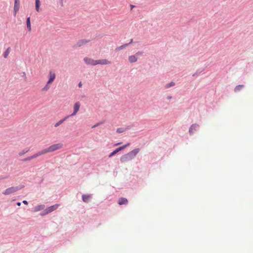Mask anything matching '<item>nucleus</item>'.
<instances>
[{
	"instance_id": "f257e3e1",
	"label": "nucleus",
	"mask_w": 253,
	"mask_h": 253,
	"mask_svg": "<svg viewBox=\"0 0 253 253\" xmlns=\"http://www.w3.org/2000/svg\"><path fill=\"white\" fill-rule=\"evenodd\" d=\"M140 149L136 148L131 151L129 153L123 155L120 159L121 163H125L133 159L139 153Z\"/></svg>"
},
{
	"instance_id": "f03ea898",
	"label": "nucleus",
	"mask_w": 253,
	"mask_h": 253,
	"mask_svg": "<svg viewBox=\"0 0 253 253\" xmlns=\"http://www.w3.org/2000/svg\"><path fill=\"white\" fill-rule=\"evenodd\" d=\"M63 147V144L62 143H57L51 145L46 149H43L45 152V154L47 153L52 152L57 150L60 149Z\"/></svg>"
},
{
	"instance_id": "7ed1b4c3",
	"label": "nucleus",
	"mask_w": 253,
	"mask_h": 253,
	"mask_svg": "<svg viewBox=\"0 0 253 253\" xmlns=\"http://www.w3.org/2000/svg\"><path fill=\"white\" fill-rule=\"evenodd\" d=\"M21 188L20 186H13L9 187L3 192V194L5 195H9L13 193Z\"/></svg>"
},
{
	"instance_id": "20e7f679",
	"label": "nucleus",
	"mask_w": 253,
	"mask_h": 253,
	"mask_svg": "<svg viewBox=\"0 0 253 253\" xmlns=\"http://www.w3.org/2000/svg\"><path fill=\"white\" fill-rule=\"evenodd\" d=\"M59 207V205L55 204L54 205L51 206L47 208H46L41 214L42 215H44L45 214H47L55 210H56Z\"/></svg>"
},
{
	"instance_id": "39448f33",
	"label": "nucleus",
	"mask_w": 253,
	"mask_h": 253,
	"mask_svg": "<svg viewBox=\"0 0 253 253\" xmlns=\"http://www.w3.org/2000/svg\"><path fill=\"white\" fill-rule=\"evenodd\" d=\"M141 52H138L135 54L129 56L128 57V60L130 63H134L137 61V58L139 55H141Z\"/></svg>"
},
{
	"instance_id": "423d86ee",
	"label": "nucleus",
	"mask_w": 253,
	"mask_h": 253,
	"mask_svg": "<svg viewBox=\"0 0 253 253\" xmlns=\"http://www.w3.org/2000/svg\"><path fill=\"white\" fill-rule=\"evenodd\" d=\"M129 145V143H127V144L126 145H125L123 146H121L120 147H119L117 149H116L115 150H114V151H113L109 156V157H112L113 156L115 155V154H116L118 152H119V151L124 149L125 148H126L127 146H128V145Z\"/></svg>"
},
{
	"instance_id": "0eeeda50",
	"label": "nucleus",
	"mask_w": 253,
	"mask_h": 253,
	"mask_svg": "<svg viewBox=\"0 0 253 253\" xmlns=\"http://www.w3.org/2000/svg\"><path fill=\"white\" fill-rule=\"evenodd\" d=\"M81 106V104L79 102H76L74 106V112L70 115L69 116H74L76 115L77 112L79 111Z\"/></svg>"
},
{
	"instance_id": "6e6552de",
	"label": "nucleus",
	"mask_w": 253,
	"mask_h": 253,
	"mask_svg": "<svg viewBox=\"0 0 253 253\" xmlns=\"http://www.w3.org/2000/svg\"><path fill=\"white\" fill-rule=\"evenodd\" d=\"M84 61L86 64L91 65H96L97 60H95L92 59L91 58H89L88 57H85L84 59Z\"/></svg>"
},
{
	"instance_id": "1a4fd4ad",
	"label": "nucleus",
	"mask_w": 253,
	"mask_h": 253,
	"mask_svg": "<svg viewBox=\"0 0 253 253\" xmlns=\"http://www.w3.org/2000/svg\"><path fill=\"white\" fill-rule=\"evenodd\" d=\"M49 80L47 82L48 84H52V82L55 79V74L54 72L52 71H50L49 73Z\"/></svg>"
},
{
	"instance_id": "9d476101",
	"label": "nucleus",
	"mask_w": 253,
	"mask_h": 253,
	"mask_svg": "<svg viewBox=\"0 0 253 253\" xmlns=\"http://www.w3.org/2000/svg\"><path fill=\"white\" fill-rule=\"evenodd\" d=\"M20 6V0H15L14 6V12L15 15L19 10Z\"/></svg>"
},
{
	"instance_id": "9b49d317",
	"label": "nucleus",
	"mask_w": 253,
	"mask_h": 253,
	"mask_svg": "<svg viewBox=\"0 0 253 253\" xmlns=\"http://www.w3.org/2000/svg\"><path fill=\"white\" fill-rule=\"evenodd\" d=\"M111 63V62L107 59H100L97 60L96 65H107Z\"/></svg>"
},
{
	"instance_id": "f8f14e48",
	"label": "nucleus",
	"mask_w": 253,
	"mask_h": 253,
	"mask_svg": "<svg viewBox=\"0 0 253 253\" xmlns=\"http://www.w3.org/2000/svg\"><path fill=\"white\" fill-rule=\"evenodd\" d=\"M199 127V126L197 124L192 125L189 128V132L190 133H193L196 130H197Z\"/></svg>"
},
{
	"instance_id": "ddd939ff",
	"label": "nucleus",
	"mask_w": 253,
	"mask_h": 253,
	"mask_svg": "<svg viewBox=\"0 0 253 253\" xmlns=\"http://www.w3.org/2000/svg\"><path fill=\"white\" fill-rule=\"evenodd\" d=\"M43 154H45V152L43 150H42V151H40V152H39L34 154L33 155L31 156H30V158H31L32 160L33 159L36 158L38 157H39V156H41L42 155H43Z\"/></svg>"
},
{
	"instance_id": "4468645a",
	"label": "nucleus",
	"mask_w": 253,
	"mask_h": 253,
	"mask_svg": "<svg viewBox=\"0 0 253 253\" xmlns=\"http://www.w3.org/2000/svg\"><path fill=\"white\" fill-rule=\"evenodd\" d=\"M128 203V201L126 198H121L118 200V204L120 205H126Z\"/></svg>"
},
{
	"instance_id": "2eb2a0df",
	"label": "nucleus",
	"mask_w": 253,
	"mask_h": 253,
	"mask_svg": "<svg viewBox=\"0 0 253 253\" xmlns=\"http://www.w3.org/2000/svg\"><path fill=\"white\" fill-rule=\"evenodd\" d=\"M87 42V41L86 40H82L79 41L77 42V45L78 46H81L85 44Z\"/></svg>"
},
{
	"instance_id": "dca6fc26",
	"label": "nucleus",
	"mask_w": 253,
	"mask_h": 253,
	"mask_svg": "<svg viewBox=\"0 0 253 253\" xmlns=\"http://www.w3.org/2000/svg\"><path fill=\"white\" fill-rule=\"evenodd\" d=\"M44 208V205H39V206L36 207L34 209V211H38L43 210Z\"/></svg>"
},
{
	"instance_id": "f3484780",
	"label": "nucleus",
	"mask_w": 253,
	"mask_h": 253,
	"mask_svg": "<svg viewBox=\"0 0 253 253\" xmlns=\"http://www.w3.org/2000/svg\"><path fill=\"white\" fill-rule=\"evenodd\" d=\"M26 23H27V29H28V31H31V22H30V17H28L27 18V21H26Z\"/></svg>"
},
{
	"instance_id": "a211bd4d",
	"label": "nucleus",
	"mask_w": 253,
	"mask_h": 253,
	"mask_svg": "<svg viewBox=\"0 0 253 253\" xmlns=\"http://www.w3.org/2000/svg\"><path fill=\"white\" fill-rule=\"evenodd\" d=\"M90 198V195H83L82 196V199L84 202H87Z\"/></svg>"
},
{
	"instance_id": "6ab92c4d",
	"label": "nucleus",
	"mask_w": 253,
	"mask_h": 253,
	"mask_svg": "<svg viewBox=\"0 0 253 253\" xmlns=\"http://www.w3.org/2000/svg\"><path fill=\"white\" fill-rule=\"evenodd\" d=\"M68 117H69V116H67L65 118H64L63 119L61 120L60 121H59L58 123H57L55 125V127L58 126L62 124Z\"/></svg>"
},
{
	"instance_id": "aec40b11",
	"label": "nucleus",
	"mask_w": 253,
	"mask_h": 253,
	"mask_svg": "<svg viewBox=\"0 0 253 253\" xmlns=\"http://www.w3.org/2000/svg\"><path fill=\"white\" fill-rule=\"evenodd\" d=\"M40 1V0H36V10L39 11Z\"/></svg>"
},
{
	"instance_id": "412c9836",
	"label": "nucleus",
	"mask_w": 253,
	"mask_h": 253,
	"mask_svg": "<svg viewBox=\"0 0 253 253\" xmlns=\"http://www.w3.org/2000/svg\"><path fill=\"white\" fill-rule=\"evenodd\" d=\"M128 44L126 43V44L122 45H121L120 46H119V47L116 48V50H122V49H124V48H125L128 45Z\"/></svg>"
},
{
	"instance_id": "4be33fe9",
	"label": "nucleus",
	"mask_w": 253,
	"mask_h": 253,
	"mask_svg": "<svg viewBox=\"0 0 253 253\" xmlns=\"http://www.w3.org/2000/svg\"><path fill=\"white\" fill-rule=\"evenodd\" d=\"M50 84H48V83L47 82V84L45 85V86L42 88V91H47V90H48L49 88H50Z\"/></svg>"
},
{
	"instance_id": "5701e85b",
	"label": "nucleus",
	"mask_w": 253,
	"mask_h": 253,
	"mask_svg": "<svg viewBox=\"0 0 253 253\" xmlns=\"http://www.w3.org/2000/svg\"><path fill=\"white\" fill-rule=\"evenodd\" d=\"M243 87V85H237L235 88V92H238L239 91V90H240L241 89H242Z\"/></svg>"
},
{
	"instance_id": "b1692460",
	"label": "nucleus",
	"mask_w": 253,
	"mask_h": 253,
	"mask_svg": "<svg viewBox=\"0 0 253 253\" xmlns=\"http://www.w3.org/2000/svg\"><path fill=\"white\" fill-rule=\"evenodd\" d=\"M174 84H175L174 83L171 82L170 83L166 84L165 85V87L166 88H169V87H171V86H172L174 85Z\"/></svg>"
},
{
	"instance_id": "393cba45",
	"label": "nucleus",
	"mask_w": 253,
	"mask_h": 253,
	"mask_svg": "<svg viewBox=\"0 0 253 253\" xmlns=\"http://www.w3.org/2000/svg\"><path fill=\"white\" fill-rule=\"evenodd\" d=\"M9 54V51L7 50L5 51L3 54V56L4 58H6Z\"/></svg>"
},
{
	"instance_id": "a878e982",
	"label": "nucleus",
	"mask_w": 253,
	"mask_h": 253,
	"mask_svg": "<svg viewBox=\"0 0 253 253\" xmlns=\"http://www.w3.org/2000/svg\"><path fill=\"white\" fill-rule=\"evenodd\" d=\"M28 151V150H26V151L23 150L19 153V155L22 156V155H24L25 153H27Z\"/></svg>"
},
{
	"instance_id": "bb28decb",
	"label": "nucleus",
	"mask_w": 253,
	"mask_h": 253,
	"mask_svg": "<svg viewBox=\"0 0 253 253\" xmlns=\"http://www.w3.org/2000/svg\"><path fill=\"white\" fill-rule=\"evenodd\" d=\"M117 132L118 133H121V132H123V130L122 128H119L117 129Z\"/></svg>"
},
{
	"instance_id": "cd10ccee",
	"label": "nucleus",
	"mask_w": 253,
	"mask_h": 253,
	"mask_svg": "<svg viewBox=\"0 0 253 253\" xmlns=\"http://www.w3.org/2000/svg\"><path fill=\"white\" fill-rule=\"evenodd\" d=\"M32 159L30 158V157H28L26 158H25V159L23 160L24 161H30V160H31Z\"/></svg>"
},
{
	"instance_id": "c85d7f7f",
	"label": "nucleus",
	"mask_w": 253,
	"mask_h": 253,
	"mask_svg": "<svg viewBox=\"0 0 253 253\" xmlns=\"http://www.w3.org/2000/svg\"><path fill=\"white\" fill-rule=\"evenodd\" d=\"M23 204H25V205H27V204H28V202H27V201H26V200H24V201H23Z\"/></svg>"
},
{
	"instance_id": "c756f323",
	"label": "nucleus",
	"mask_w": 253,
	"mask_h": 253,
	"mask_svg": "<svg viewBox=\"0 0 253 253\" xmlns=\"http://www.w3.org/2000/svg\"><path fill=\"white\" fill-rule=\"evenodd\" d=\"M99 124H96V125H94L92 127V128H94V127H96V126H99Z\"/></svg>"
},
{
	"instance_id": "7c9ffc66",
	"label": "nucleus",
	"mask_w": 253,
	"mask_h": 253,
	"mask_svg": "<svg viewBox=\"0 0 253 253\" xmlns=\"http://www.w3.org/2000/svg\"><path fill=\"white\" fill-rule=\"evenodd\" d=\"M79 86L80 87H81L82 86V83L80 82L79 84Z\"/></svg>"
},
{
	"instance_id": "2f4dec72",
	"label": "nucleus",
	"mask_w": 253,
	"mask_h": 253,
	"mask_svg": "<svg viewBox=\"0 0 253 253\" xmlns=\"http://www.w3.org/2000/svg\"><path fill=\"white\" fill-rule=\"evenodd\" d=\"M17 205L18 206H20L21 205V203L20 202L17 203Z\"/></svg>"
},
{
	"instance_id": "473e14b6",
	"label": "nucleus",
	"mask_w": 253,
	"mask_h": 253,
	"mask_svg": "<svg viewBox=\"0 0 253 253\" xmlns=\"http://www.w3.org/2000/svg\"><path fill=\"white\" fill-rule=\"evenodd\" d=\"M121 144V143H117V144H116L115 145V146H117V145H119V144Z\"/></svg>"
},
{
	"instance_id": "72a5a7b5",
	"label": "nucleus",
	"mask_w": 253,
	"mask_h": 253,
	"mask_svg": "<svg viewBox=\"0 0 253 253\" xmlns=\"http://www.w3.org/2000/svg\"><path fill=\"white\" fill-rule=\"evenodd\" d=\"M24 76L25 77V78H26V74L25 73H24Z\"/></svg>"
},
{
	"instance_id": "f704fd0d",
	"label": "nucleus",
	"mask_w": 253,
	"mask_h": 253,
	"mask_svg": "<svg viewBox=\"0 0 253 253\" xmlns=\"http://www.w3.org/2000/svg\"><path fill=\"white\" fill-rule=\"evenodd\" d=\"M168 98L170 99V98H171V97L169 96V97H168Z\"/></svg>"
}]
</instances>
